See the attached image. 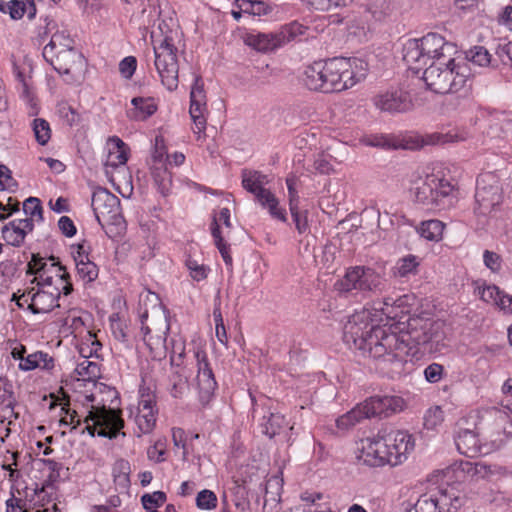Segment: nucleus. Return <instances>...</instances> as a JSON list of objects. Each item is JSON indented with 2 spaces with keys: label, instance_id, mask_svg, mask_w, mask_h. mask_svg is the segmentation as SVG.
<instances>
[{
  "label": "nucleus",
  "instance_id": "f257e3e1",
  "mask_svg": "<svg viewBox=\"0 0 512 512\" xmlns=\"http://www.w3.org/2000/svg\"><path fill=\"white\" fill-rule=\"evenodd\" d=\"M372 311L362 309L351 315L344 326V341L367 353L382 369L400 374L409 357L416 355L405 331V322L391 325L371 320Z\"/></svg>",
  "mask_w": 512,
  "mask_h": 512
},
{
  "label": "nucleus",
  "instance_id": "f03ea898",
  "mask_svg": "<svg viewBox=\"0 0 512 512\" xmlns=\"http://www.w3.org/2000/svg\"><path fill=\"white\" fill-rule=\"evenodd\" d=\"M28 273L34 275L32 283L31 312L44 314L60 307V295H68L72 291L70 275L54 257L42 258L33 255L28 263Z\"/></svg>",
  "mask_w": 512,
  "mask_h": 512
},
{
  "label": "nucleus",
  "instance_id": "7ed1b4c3",
  "mask_svg": "<svg viewBox=\"0 0 512 512\" xmlns=\"http://www.w3.org/2000/svg\"><path fill=\"white\" fill-rule=\"evenodd\" d=\"M414 448L415 439L408 431L383 429L361 440L358 459L370 467L397 466L408 459Z\"/></svg>",
  "mask_w": 512,
  "mask_h": 512
},
{
  "label": "nucleus",
  "instance_id": "20e7f679",
  "mask_svg": "<svg viewBox=\"0 0 512 512\" xmlns=\"http://www.w3.org/2000/svg\"><path fill=\"white\" fill-rule=\"evenodd\" d=\"M117 395L114 388L101 384L99 392L85 396L87 415L82 433L87 432L91 436L109 439L117 436L124 426V421L114 405L118 402Z\"/></svg>",
  "mask_w": 512,
  "mask_h": 512
},
{
  "label": "nucleus",
  "instance_id": "39448f33",
  "mask_svg": "<svg viewBox=\"0 0 512 512\" xmlns=\"http://www.w3.org/2000/svg\"><path fill=\"white\" fill-rule=\"evenodd\" d=\"M411 195L417 205L431 213L450 210L458 202L456 186L450 180L435 173L416 181L411 188Z\"/></svg>",
  "mask_w": 512,
  "mask_h": 512
},
{
  "label": "nucleus",
  "instance_id": "423d86ee",
  "mask_svg": "<svg viewBox=\"0 0 512 512\" xmlns=\"http://www.w3.org/2000/svg\"><path fill=\"white\" fill-rule=\"evenodd\" d=\"M471 76L469 63L453 56L441 62H432L423 72L427 88L438 94L467 91Z\"/></svg>",
  "mask_w": 512,
  "mask_h": 512
},
{
  "label": "nucleus",
  "instance_id": "0eeeda50",
  "mask_svg": "<svg viewBox=\"0 0 512 512\" xmlns=\"http://www.w3.org/2000/svg\"><path fill=\"white\" fill-rule=\"evenodd\" d=\"M456 53V46L438 33H428L420 39H409L403 47V60L410 70L419 72L432 62H441Z\"/></svg>",
  "mask_w": 512,
  "mask_h": 512
},
{
  "label": "nucleus",
  "instance_id": "6e6552de",
  "mask_svg": "<svg viewBox=\"0 0 512 512\" xmlns=\"http://www.w3.org/2000/svg\"><path fill=\"white\" fill-rule=\"evenodd\" d=\"M328 75L326 93L341 92L365 79L368 64L359 58H331L323 61Z\"/></svg>",
  "mask_w": 512,
  "mask_h": 512
},
{
  "label": "nucleus",
  "instance_id": "1a4fd4ad",
  "mask_svg": "<svg viewBox=\"0 0 512 512\" xmlns=\"http://www.w3.org/2000/svg\"><path fill=\"white\" fill-rule=\"evenodd\" d=\"M404 322L407 338L411 345H415L416 354L418 346H424L430 352H438L445 347L446 325L443 321L414 316Z\"/></svg>",
  "mask_w": 512,
  "mask_h": 512
},
{
  "label": "nucleus",
  "instance_id": "9d476101",
  "mask_svg": "<svg viewBox=\"0 0 512 512\" xmlns=\"http://www.w3.org/2000/svg\"><path fill=\"white\" fill-rule=\"evenodd\" d=\"M154 65L161 83L168 91L178 88L179 65L177 60V47L172 35L155 38L152 34Z\"/></svg>",
  "mask_w": 512,
  "mask_h": 512
},
{
  "label": "nucleus",
  "instance_id": "9b49d317",
  "mask_svg": "<svg viewBox=\"0 0 512 512\" xmlns=\"http://www.w3.org/2000/svg\"><path fill=\"white\" fill-rule=\"evenodd\" d=\"M475 201L474 213L479 219V224L484 225L487 216L495 211L503 201L501 176L497 172L489 171L479 175Z\"/></svg>",
  "mask_w": 512,
  "mask_h": 512
},
{
  "label": "nucleus",
  "instance_id": "f8f14e48",
  "mask_svg": "<svg viewBox=\"0 0 512 512\" xmlns=\"http://www.w3.org/2000/svg\"><path fill=\"white\" fill-rule=\"evenodd\" d=\"M385 286V277L369 266H354L346 270L342 279L338 280L335 287L340 292L353 290L367 292H381Z\"/></svg>",
  "mask_w": 512,
  "mask_h": 512
},
{
  "label": "nucleus",
  "instance_id": "ddd939ff",
  "mask_svg": "<svg viewBox=\"0 0 512 512\" xmlns=\"http://www.w3.org/2000/svg\"><path fill=\"white\" fill-rule=\"evenodd\" d=\"M158 415L156 394L149 388L141 387L137 404L130 405L128 408V417L133 421L138 437L153 432Z\"/></svg>",
  "mask_w": 512,
  "mask_h": 512
},
{
  "label": "nucleus",
  "instance_id": "4468645a",
  "mask_svg": "<svg viewBox=\"0 0 512 512\" xmlns=\"http://www.w3.org/2000/svg\"><path fill=\"white\" fill-rule=\"evenodd\" d=\"M91 206L97 222L103 228L105 225L125 228L120 200L107 189L98 187L93 191Z\"/></svg>",
  "mask_w": 512,
  "mask_h": 512
},
{
  "label": "nucleus",
  "instance_id": "2eb2a0df",
  "mask_svg": "<svg viewBox=\"0 0 512 512\" xmlns=\"http://www.w3.org/2000/svg\"><path fill=\"white\" fill-rule=\"evenodd\" d=\"M411 297L402 295L397 298L386 297L382 300H376L368 308L372 311L371 320L391 325L394 322L407 321V318H413L409 315Z\"/></svg>",
  "mask_w": 512,
  "mask_h": 512
},
{
  "label": "nucleus",
  "instance_id": "dca6fc26",
  "mask_svg": "<svg viewBox=\"0 0 512 512\" xmlns=\"http://www.w3.org/2000/svg\"><path fill=\"white\" fill-rule=\"evenodd\" d=\"M68 84H78L84 79L86 60L75 48L68 50L62 55L46 60Z\"/></svg>",
  "mask_w": 512,
  "mask_h": 512
},
{
  "label": "nucleus",
  "instance_id": "f3484780",
  "mask_svg": "<svg viewBox=\"0 0 512 512\" xmlns=\"http://www.w3.org/2000/svg\"><path fill=\"white\" fill-rule=\"evenodd\" d=\"M207 103L204 90V83L200 76H195L194 83L190 91V108L189 113L193 121V133L200 140L206 129Z\"/></svg>",
  "mask_w": 512,
  "mask_h": 512
},
{
  "label": "nucleus",
  "instance_id": "a211bd4d",
  "mask_svg": "<svg viewBox=\"0 0 512 512\" xmlns=\"http://www.w3.org/2000/svg\"><path fill=\"white\" fill-rule=\"evenodd\" d=\"M197 364L196 383L199 395V401L205 405L214 396L217 388V382L214 373L208 362L207 354L204 350L198 349L194 353Z\"/></svg>",
  "mask_w": 512,
  "mask_h": 512
},
{
  "label": "nucleus",
  "instance_id": "6ab92c4d",
  "mask_svg": "<svg viewBox=\"0 0 512 512\" xmlns=\"http://www.w3.org/2000/svg\"><path fill=\"white\" fill-rule=\"evenodd\" d=\"M374 105L381 111L389 113H403L411 109L410 94L400 88L387 90L374 98Z\"/></svg>",
  "mask_w": 512,
  "mask_h": 512
},
{
  "label": "nucleus",
  "instance_id": "aec40b11",
  "mask_svg": "<svg viewBox=\"0 0 512 512\" xmlns=\"http://www.w3.org/2000/svg\"><path fill=\"white\" fill-rule=\"evenodd\" d=\"M366 415L369 417L388 416L392 413L400 412L405 407V401L397 395L372 396L364 402Z\"/></svg>",
  "mask_w": 512,
  "mask_h": 512
},
{
  "label": "nucleus",
  "instance_id": "412c9836",
  "mask_svg": "<svg viewBox=\"0 0 512 512\" xmlns=\"http://www.w3.org/2000/svg\"><path fill=\"white\" fill-rule=\"evenodd\" d=\"M432 493L439 512H456L465 502L464 495L456 484L442 485Z\"/></svg>",
  "mask_w": 512,
  "mask_h": 512
},
{
  "label": "nucleus",
  "instance_id": "4be33fe9",
  "mask_svg": "<svg viewBox=\"0 0 512 512\" xmlns=\"http://www.w3.org/2000/svg\"><path fill=\"white\" fill-rule=\"evenodd\" d=\"M242 39L245 45L262 53L273 51L281 45V36L273 33L251 31L245 33Z\"/></svg>",
  "mask_w": 512,
  "mask_h": 512
},
{
  "label": "nucleus",
  "instance_id": "5701e85b",
  "mask_svg": "<svg viewBox=\"0 0 512 512\" xmlns=\"http://www.w3.org/2000/svg\"><path fill=\"white\" fill-rule=\"evenodd\" d=\"M32 231V223L26 220L14 219L3 226L2 238L6 244L19 247L24 243L26 235Z\"/></svg>",
  "mask_w": 512,
  "mask_h": 512
},
{
  "label": "nucleus",
  "instance_id": "b1692460",
  "mask_svg": "<svg viewBox=\"0 0 512 512\" xmlns=\"http://www.w3.org/2000/svg\"><path fill=\"white\" fill-rule=\"evenodd\" d=\"M454 440L459 453L469 458L477 457L483 453L478 435L473 430L460 429Z\"/></svg>",
  "mask_w": 512,
  "mask_h": 512
},
{
  "label": "nucleus",
  "instance_id": "393cba45",
  "mask_svg": "<svg viewBox=\"0 0 512 512\" xmlns=\"http://www.w3.org/2000/svg\"><path fill=\"white\" fill-rule=\"evenodd\" d=\"M161 348H164V352L157 350V353H161L162 357L168 352L172 368L185 367L186 341L181 335H172L168 342L166 337H164V343Z\"/></svg>",
  "mask_w": 512,
  "mask_h": 512
},
{
  "label": "nucleus",
  "instance_id": "a878e982",
  "mask_svg": "<svg viewBox=\"0 0 512 512\" xmlns=\"http://www.w3.org/2000/svg\"><path fill=\"white\" fill-rule=\"evenodd\" d=\"M72 48H74V40L70 35L65 31H57L44 46L42 54L45 60H52L57 54L62 55Z\"/></svg>",
  "mask_w": 512,
  "mask_h": 512
},
{
  "label": "nucleus",
  "instance_id": "bb28decb",
  "mask_svg": "<svg viewBox=\"0 0 512 512\" xmlns=\"http://www.w3.org/2000/svg\"><path fill=\"white\" fill-rule=\"evenodd\" d=\"M107 149V166L119 167L127 163L129 157V147L118 136H112L108 139Z\"/></svg>",
  "mask_w": 512,
  "mask_h": 512
},
{
  "label": "nucleus",
  "instance_id": "cd10ccee",
  "mask_svg": "<svg viewBox=\"0 0 512 512\" xmlns=\"http://www.w3.org/2000/svg\"><path fill=\"white\" fill-rule=\"evenodd\" d=\"M241 177L243 188L253 194L256 200L269 191L264 187L268 183L267 176L261 172L244 169Z\"/></svg>",
  "mask_w": 512,
  "mask_h": 512
},
{
  "label": "nucleus",
  "instance_id": "c85d7f7f",
  "mask_svg": "<svg viewBox=\"0 0 512 512\" xmlns=\"http://www.w3.org/2000/svg\"><path fill=\"white\" fill-rule=\"evenodd\" d=\"M55 361L54 358L51 357L48 353L43 351H36L34 353L28 354L25 359H21L19 362L18 368L21 371H32L34 369H42L50 371L54 368Z\"/></svg>",
  "mask_w": 512,
  "mask_h": 512
},
{
  "label": "nucleus",
  "instance_id": "c756f323",
  "mask_svg": "<svg viewBox=\"0 0 512 512\" xmlns=\"http://www.w3.org/2000/svg\"><path fill=\"white\" fill-rule=\"evenodd\" d=\"M323 72V61H315L312 64L306 66L303 72V84L311 91L326 93V85H324L323 79L320 75V73Z\"/></svg>",
  "mask_w": 512,
  "mask_h": 512
},
{
  "label": "nucleus",
  "instance_id": "7c9ffc66",
  "mask_svg": "<svg viewBox=\"0 0 512 512\" xmlns=\"http://www.w3.org/2000/svg\"><path fill=\"white\" fill-rule=\"evenodd\" d=\"M133 108L129 111L130 118L136 121H144L151 117L158 108L153 97H134L131 100Z\"/></svg>",
  "mask_w": 512,
  "mask_h": 512
},
{
  "label": "nucleus",
  "instance_id": "2f4dec72",
  "mask_svg": "<svg viewBox=\"0 0 512 512\" xmlns=\"http://www.w3.org/2000/svg\"><path fill=\"white\" fill-rule=\"evenodd\" d=\"M169 393L174 398H182L189 391L188 376L185 367L172 368L169 376Z\"/></svg>",
  "mask_w": 512,
  "mask_h": 512
},
{
  "label": "nucleus",
  "instance_id": "473e14b6",
  "mask_svg": "<svg viewBox=\"0 0 512 512\" xmlns=\"http://www.w3.org/2000/svg\"><path fill=\"white\" fill-rule=\"evenodd\" d=\"M486 133L490 138H508L512 135V120L506 118L503 114H495L489 121Z\"/></svg>",
  "mask_w": 512,
  "mask_h": 512
},
{
  "label": "nucleus",
  "instance_id": "72a5a7b5",
  "mask_svg": "<svg viewBox=\"0 0 512 512\" xmlns=\"http://www.w3.org/2000/svg\"><path fill=\"white\" fill-rule=\"evenodd\" d=\"M74 373L77 376V380L93 382L101 376L100 363L98 361L78 359Z\"/></svg>",
  "mask_w": 512,
  "mask_h": 512
},
{
  "label": "nucleus",
  "instance_id": "f704fd0d",
  "mask_svg": "<svg viewBox=\"0 0 512 512\" xmlns=\"http://www.w3.org/2000/svg\"><path fill=\"white\" fill-rule=\"evenodd\" d=\"M445 224L438 219L422 221L417 228L420 236L428 241L439 242L442 240Z\"/></svg>",
  "mask_w": 512,
  "mask_h": 512
},
{
  "label": "nucleus",
  "instance_id": "c9c22d12",
  "mask_svg": "<svg viewBox=\"0 0 512 512\" xmlns=\"http://www.w3.org/2000/svg\"><path fill=\"white\" fill-rule=\"evenodd\" d=\"M263 209H266L269 215L281 222L287 221V213L285 208L281 207L277 197L269 190L261 198L257 200Z\"/></svg>",
  "mask_w": 512,
  "mask_h": 512
},
{
  "label": "nucleus",
  "instance_id": "e433bc0d",
  "mask_svg": "<svg viewBox=\"0 0 512 512\" xmlns=\"http://www.w3.org/2000/svg\"><path fill=\"white\" fill-rule=\"evenodd\" d=\"M364 403L358 404L356 407L341 415L336 419V425L341 430L349 429L362 419L370 418L366 415Z\"/></svg>",
  "mask_w": 512,
  "mask_h": 512
},
{
  "label": "nucleus",
  "instance_id": "4c0bfd02",
  "mask_svg": "<svg viewBox=\"0 0 512 512\" xmlns=\"http://www.w3.org/2000/svg\"><path fill=\"white\" fill-rule=\"evenodd\" d=\"M476 293L486 303H493L501 309V300L509 295L503 294L495 285H487L486 283L477 284Z\"/></svg>",
  "mask_w": 512,
  "mask_h": 512
},
{
  "label": "nucleus",
  "instance_id": "58836bf2",
  "mask_svg": "<svg viewBox=\"0 0 512 512\" xmlns=\"http://www.w3.org/2000/svg\"><path fill=\"white\" fill-rule=\"evenodd\" d=\"M23 211L26 215V218L23 220L32 223L33 228L35 224H40L44 221L43 207L41 201L36 197H29L23 202Z\"/></svg>",
  "mask_w": 512,
  "mask_h": 512
},
{
  "label": "nucleus",
  "instance_id": "ea45409f",
  "mask_svg": "<svg viewBox=\"0 0 512 512\" xmlns=\"http://www.w3.org/2000/svg\"><path fill=\"white\" fill-rule=\"evenodd\" d=\"M286 425L285 417L279 413H271L268 417L263 416L260 423L261 431L269 438L278 435Z\"/></svg>",
  "mask_w": 512,
  "mask_h": 512
},
{
  "label": "nucleus",
  "instance_id": "a19ab883",
  "mask_svg": "<svg viewBox=\"0 0 512 512\" xmlns=\"http://www.w3.org/2000/svg\"><path fill=\"white\" fill-rule=\"evenodd\" d=\"M152 177L161 194L166 195L171 187V174L165 164L154 165L152 167Z\"/></svg>",
  "mask_w": 512,
  "mask_h": 512
},
{
  "label": "nucleus",
  "instance_id": "79ce46f5",
  "mask_svg": "<svg viewBox=\"0 0 512 512\" xmlns=\"http://www.w3.org/2000/svg\"><path fill=\"white\" fill-rule=\"evenodd\" d=\"M419 262L414 255H408L398 260L394 267V275L397 277H408L416 274Z\"/></svg>",
  "mask_w": 512,
  "mask_h": 512
},
{
  "label": "nucleus",
  "instance_id": "37998d69",
  "mask_svg": "<svg viewBox=\"0 0 512 512\" xmlns=\"http://www.w3.org/2000/svg\"><path fill=\"white\" fill-rule=\"evenodd\" d=\"M141 335L142 340L153 354V357L161 359V353H157V350L161 349V346L164 343V337L160 335H151V330L145 323L141 324Z\"/></svg>",
  "mask_w": 512,
  "mask_h": 512
},
{
  "label": "nucleus",
  "instance_id": "c03bdc74",
  "mask_svg": "<svg viewBox=\"0 0 512 512\" xmlns=\"http://www.w3.org/2000/svg\"><path fill=\"white\" fill-rule=\"evenodd\" d=\"M467 137L465 132L458 130H450L448 132H435L429 136V143L431 144H448L459 141H464Z\"/></svg>",
  "mask_w": 512,
  "mask_h": 512
},
{
  "label": "nucleus",
  "instance_id": "a18cd8bd",
  "mask_svg": "<svg viewBox=\"0 0 512 512\" xmlns=\"http://www.w3.org/2000/svg\"><path fill=\"white\" fill-rule=\"evenodd\" d=\"M32 130L38 144L43 146L49 142L51 138V128L45 119H34L32 122Z\"/></svg>",
  "mask_w": 512,
  "mask_h": 512
},
{
  "label": "nucleus",
  "instance_id": "49530a36",
  "mask_svg": "<svg viewBox=\"0 0 512 512\" xmlns=\"http://www.w3.org/2000/svg\"><path fill=\"white\" fill-rule=\"evenodd\" d=\"M480 67H487L491 62V55L483 46H475L466 53V60Z\"/></svg>",
  "mask_w": 512,
  "mask_h": 512
},
{
  "label": "nucleus",
  "instance_id": "de8ad7c7",
  "mask_svg": "<svg viewBox=\"0 0 512 512\" xmlns=\"http://www.w3.org/2000/svg\"><path fill=\"white\" fill-rule=\"evenodd\" d=\"M434 495L431 492L421 495L407 512H439Z\"/></svg>",
  "mask_w": 512,
  "mask_h": 512
},
{
  "label": "nucleus",
  "instance_id": "09e8293b",
  "mask_svg": "<svg viewBox=\"0 0 512 512\" xmlns=\"http://www.w3.org/2000/svg\"><path fill=\"white\" fill-rule=\"evenodd\" d=\"M212 236H213L215 245L218 248L226 266L229 267L230 269H232L233 258L230 253V245L227 244L223 240V237L221 236V231H220L219 227L212 228Z\"/></svg>",
  "mask_w": 512,
  "mask_h": 512
},
{
  "label": "nucleus",
  "instance_id": "8fccbe9b",
  "mask_svg": "<svg viewBox=\"0 0 512 512\" xmlns=\"http://www.w3.org/2000/svg\"><path fill=\"white\" fill-rule=\"evenodd\" d=\"M424 427L429 430H434L439 427L444 421V411L438 405L428 408L424 414Z\"/></svg>",
  "mask_w": 512,
  "mask_h": 512
},
{
  "label": "nucleus",
  "instance_id": "3c124183",
  "mask_svg": "<svg viewBox=\"0 0 512 512\" xmlns=\"http://www.w3.org/2000/svg\"><path fill=\"white\" fill-rule=\"evenodd\" d=\"M76 270L79 278L85 283H91L98 277L99 269L97 265L89 260L76 265Z\"/></svg>",
  "mask_w": 512,
  "mask_h": 512
},
{
  "label": "nucleus",
  "instance_id": "603ef678",
  "mask_svg": "<svg viewBox=\"0 0 512 512\" xmlns=\"http://www.w3.org/2000/svg\"><path fill=\"white\" fill-rule=\"evenodd\" d=\"M185 266L189 271V276L197 282L203 281L207 278L208 273L210 271L209 267L204 264L198 263L195 259L187 258L185 261Z\"/></svg>",
  "mask_w": 512,
  "mask_h": 512
},
{
  "label": "nucleus",
  "instance_id": "864d4df0",
  "mask_svg": "<svg viewBox=\"0 0 512 512\" xmlns=\"http://www.w3.org/2000/svg\"><path fill=\"white\" fill-rule=\"evenodd\" d=\"M216 494L208 489H204L197 494L196 506L200 510H213L217 507Z\"/></svg>",
  "mask_w": 512,
  "mask_h": 512
},
{
  "label": "nucleus",
  "instance_id": "5fc2aeb1",
  "mask_svg": "<svg viewBox=\"0 0 512 512\" xmlns=\"http://www.w3.org/2000/svg\"><path fill=\"white\" fill-rule=\"evenodd\" d=\"M0 11L8 13L14 20L21 19L25 13V4L23 1L11 0L9 2H0Z\"/></svg>",
  "mask_w": 512,
  "mask_h": 512
},
{
  "label": "nucleus",
  "instance_id": "6e6d98bb",
  "mask_svg": "<svg viewBox=\"0 0 512 512\" xmlns=\"http://www.w3.org/2000/svg\"><path fill=\"white\" fill-rule=\"evenodd\" d=\"M445 374L444 366L437 362L429 364L423 371L424 379L430 384L440 382L444 378Z\"/></svg>",
  "mask_w": 512,
  "mask_h": 512
},
{
  "label": "nucleus",
  "instance_id": "4d7b16f0",
  "mask_svg": "<svg viewBox=\"0 0 512 512\" xmlns=\"http://www.w3.org/2000/svg\"><path fill=\"white\" fill-rule=\"evenodd\" d=\"M172 440L175 447L182 449V458L186 460L190 454V443L186 432L182 428L172 429Z\"/></svg>",
  "mask_w": 512,
  "mask_h": 512
},
{
  "label": "nucleus",
  "instance_id": "13d9d810",
  "mask_svg": "<svg viewBox=\"0 0 512 512\" xmlns=\"http://www.w3.org/2000/svg\"><path fill=\"white\" fill-rule=\"evenodd\" d=\"M142 504L145 509L149 510L153 507L161 506L166 501V495L162 491H155L152 494H145L141 498Z\"/></svg>",
  "mask_w": 512,
  "mask_h": 512
},
{
  "label": "nucleus",
  "instance_id": "bf43d9fd",
  "mask_svg": "<svg viewBox=\"0 0 512 512\" xmlns=\"http://www.w3.org/2000/svg\"><path fill=\"white\" fill-rule=\"evenodd\" d=\"M483 263L492 272H499L502 268V258L496 252L485 250L483 252Z\"/></svg>",
  "mask_w": 512,
  "mask_h": 512
},
{
  "label": "nucleus",
  "instance_id": "052dcab7",
  "mask_svg": "<svg viewBox=\"0 0 512 512\" xmlns=\"http://www.w3.org/2000/svg\"><path fill=\"white\" fill-rule=\"evenodd\" d=\"M166 158H168V154L166 151L164 139L160 136L155 138V146L152 152V159L155 165L165 164Z\"/></svg>",
  "mask_w": 512,
  "mask_h": 512
},
{
  "label": "nucleus",
  "instance_id": "680f3d73",
  "mask_svg": "<svg viewBox=\"0 0 512 512\" xmlns=\"http://www.w3.org/2000/svg\"><path fill=\"white\" fill-rule=\"evenodd\" d=\"M137 67L136 58L133 56H127L122 59L119 63V71L122 76L126 79H130Z\"/></svg>",
  "mask_w": 512,
  "mask_h": 512
},
{
  "label": "nucleus",
  "instance_id": "e2e57ef3",
  "mask_svg": "<svg viewBox=\"0 0 512 512\" xmlns=\"http://www.w3.org/2000/svg\"><path fill=\"white\" fill-rule=\"evenodd\" d=\"M72 255L75 261V265L78 263H83L89 261V246L85 243H79L77 245H72Z\"/></svg>",
  "mask_w": 512,
  "mask_h": 512
},
{
  "label": "nucleus",
  "instance_id": "0e129e2a",
  "mask_svg": "<svg viewBox=\"0 0 512 512\" xmlns=\"http://www.w3.org/2000/svg\"><path fill=\"white\" fill-rule=\"evenodd\" d=\"M291 216L293 218V221L295 223L297 231L302 234L308 229V220L306 213H301L298 208H292L289 209Z\"/></svg>",
  "mask_w": 512,
  "mask_h": 512
},
{
  "label": "nucleus",
  "instance_id": "69168bd1",
  "mask_svg": "<svg viewBox=\"0 0 512 512\" xmlns=\"http://www.w3.org/2000/svg\"><path fill=\"white\" fill-rule=\"evenodd\" d=\"M498 24L512 31V6L507 5L501 9L497 17Z\"/></svg>",
  "mask_w": 512,
  "mask_h": 512
},
{
  "label": "nucleus",
  "instance_id": "338daca9",
  "mask_svg": "<svg viewBox=\"0 0 512 512\" xmlns=\"http://www.w3.org/2000/svg\"><path fill=\"white\" fill-rule=\"evenodd\" d=\"M496 54L503 64L512 66V42L499 45Z\"/></svg>",
  "mask_w": 512,
  "mask_h": 512
},
{
  "label": "nucleus",
  "instance_id": "774afa93",
  "mask_svg": "<svg viewBox=\"0 0 512 512\" xmlns=\"http://www.w3.org/2000/svg\"><path fill=\"white\" fill-rule=\"evenodd\" d=\"M6 512H28V509L22 499L12 494V496L6 500Z\"/></svg>",
  "mask_w": 512,
  "mask_h": 512
}]
</instances>
